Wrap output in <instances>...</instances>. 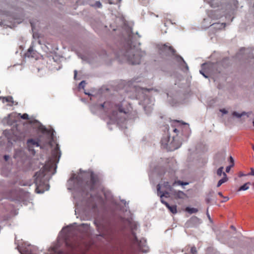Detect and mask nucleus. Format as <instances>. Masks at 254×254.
I'll return each mask as SVG.
<instances>
[{
	"label": "nucleus",
	"instance_id": "obj_3",
	"mask_svg": "<svg viewBox=\"0 0 254 254\" xmlns=\"http://www.w3.org/2000/svg\"><path fill=\"white\" fill-rule=\"evenodd\" d=\"M145 55V52L139 51H134V49L130 48L125 54V57L129 64H139L142 57Z\"/></svg>",
	"mask_w": 254,
	"mask_h": 254
},
{
	"label": "nucleus",
	"instance_id": "obj_16",
	"mask_svg": "<svg viewBox=\"0 0 254 254\" xmlns=\"http://www.w3.org/2000/svg\"><path fill=\"white\" fill-rule=\"evenodd\" d=\"M251 183L250 182H248L247 183H245L244 185L240 187L238 190V191H242V190H246L249 189V186Z\"/></svg>",
	"mask_w": 254,
	"mask_h": 254
},
{
	"label": "nucleus",
	"instance_id": "obj_38",
	"mask_svg": "<svg viewBox=\"0 0 254 254\" xmlns=\"http://www.w3.org/2000/svg\"><path fill=\"white\" fill-rule=\"evenodd\" d=\"M173 140L174 141V140H175V137H174V136H173Z\"/></svg>",
	"mask_w": 254,
	"mask_h": 254
},
{
	"label": "nucleus",
	"instance_id": "obj_19",
	"mask_svg": "<svg viewBox=\"0 0 254 254\" xmlns=\"http://www.w3.org/2000/svg\"><path fill=\"white\" fill-rule=\"evenodd\" d=\"M246 114V113L245 112H243L242 114H239L237 112H234L232 114L233 116H235V117H237V118H240L243 115H244Z\"/></svg>",
	"mask_w": 254,
	"mask_h": 254
},
{
	"label": "nucleus",
	"instance_id": "obj_33",
	"mask_svg": "<svg viewBox=\"0 0 254 254\" xmlns=\"http://www.w3.org/2000/svg\"><path fill=\"white\" fill-rule=\"evenodd\" d=\"M179 147V146H174V149H176Z\"/></svg>",
	"mask_w": 254,
	"mask_h": 254
},
{
	"label": "nucleus",
	"instance_id": "obj_20",
	"mask_svg": "<svg viewBox=\"0 0 254 254\" xmlns=\"http://www.w3.org/2000/svg\"><path fill=\"white\" fill-rule=\"evenodd\" d=\"M223 167H220L217 171V174L219 176H221L222 175H223Z\"/></svg>",
	"mask_w": 254,
	"mask_h": 254
},
{
	"label": "nucleus",
	"instance_id": "obj_18",
	"mask_svg": "<svg viewBox=\"0 0 254 254\" xmlns=\"http://www.w3.org/2000/svg\"><path fill=\"white\" fill-rule=\"evenodd\" d=\"M18 115V116H20L21 119L24 120H28L29 119V116L26 113L23 114V115L19 113Z\"/></svg>",
	"mask_w": 254,
	"mask_h": 254
},
{
	"label": "nucleus",
	"instance_id": "obj_36",
	"mask_svg": "<svg viewBox=\"0 0 254 254\" xmlns=\"http://www.w3.org/2000/svg\"><path fill=\"white\" fill-rule=\"evenodd\" d=\"M228 199H229V198H228V197H227L225 198V201H227V200H228Z\"/></svg>",
	"mask_w": 254,
	"mask_h": 254
},
{
	"label": "nucleus",
	"instance_id": "obj_37",
	"mask_svg": "<svg viewBox=\"0 0 254 254\" xmlns=\"http://www.w3.org/2000/svg\"><path fill=\"white\" fill-rule=\"evenodd\" d=\"M252 148H253V150H254V145H253V146H252Z\"/></svg>",
	"mask_w": 254,
	"mask_h": 254
},
{
	"label": "nucleus",
	"instance_id": "obj_8",
	"mask_svg": "<svg viewBox=\"0 0 254 254\" xmlns=\"http://www.w3.org/2000/svg\"><path fill=\"white\" fill-rule=\"evenodd\" d=\"M171 195L176 199H184L187 197V194L181 190H176L174 189L171 192Z\"/></svg>",
	"mask_w": 254,
	"mask_h": 254
},
{
	"label": "nucleus",
	"instance_id": "obj_1",
	"mask_svg": "<svg viewBox=\"0 0 254 254\" xmlns=\"http://www.w3.org/2000/svg\"><path fill=\"white\" fill-rule=\"evenodd\" d=\"M52 156L53 160L49 161L44 166L43 169H41L35 175V183L36 186L35 191L37 193H43L45 191V187L46 184L44 180V177L46 175L45 172H51L53 169H56V165L54 162L58 159H59L61 156V152L58 144L52 151Z\"/></svg>",
	"mask_w": 254,
	"mask_h": 254
},
{
	"label": "nucleus",
	"instance_id": "obj_11",
	"mask_svg": "<svg viewBox=\"0 0 254 254\" xmlns=\"http://www.w3.org/2000/svg\"><path fill=\"white\" fill-rule=\"evenodd\" d=\"M26 55L28 57L33 58H36L37 57V53L36 51L34 50L33 46H30L29 47Z\"/></svg>",
	"mask_w": 254,
	"mask_h": 254
},
{
	"label": "nucleus",
	"instance_id": "obj_27",
	"mask_svg": "<svg viewBox=\"0 0 254 254\" xmlns=\"http://www.w3.org/2000/svg\"><path fill=\"white\" fill-rule=\"evenodd\" d=\"M220 112H221L223 114H227V111L225 109H221L220 110Z\"/></svg>",
	"mask_w": 254,
	"mask_h": 254
},
{
	"label": "nucleus",
	"instance_id": "obj_22",
	"mask_svg": "<svg viewBox=\"0 0 254 254\" xmlns=\"http://www.w3.org/2000/svg\"><path fill=\"white\" fill-rule=\"evenodd\" d=\"M102 4L100 2V1H96V2L95 3V4H94V6L96 7H98V8H100L102 7Z\"/></svg>",
	"mask_w": 254,
	"mask_h": 254
},
{
	"label": "nucleus",
	"instance_id": "obj_6",
	"mask_svg": "<svg viewBox=\"0 0 254 254\" xmlns=\"http://www.w3.org/2000/svg\"><path fill=\"white\" fill-rule=\"evenodd\" d=\"M27 147L28 148V150L30 151H31L33 154H34L35 152L33 149L34 146L38 147L40 146L39 141L36 140L34 139H29L27 141Z\"/></svg>",
	"mask_w": 254,
	"mask_h": 254
},
{
	"label": "nucleus",
	"instance_id": "obj_40",
	"mask_svg": "<svg viewBox=\"0 0 254 254\" xmlns=\"http://www.w3.org/2000/svg\"><path fill=\"white\" fill-rule=\"evenodd\" d=\"M202 74L203 75V76H204L205 77H206V76L205 75V74H204L203 73H202Z\"/></svg>",
	"mask_w": 254,
	"mask_h": 254
},
{
	"label": "nucleus",
	"instance_id": "obj_41",
	"mask_svg": "<svg viewBox=\"0 0 254 254\" xmlns=\"http://www.w3.org/2000/svg\"><path fill=\"white\" fill-rule=\"evenodd\" d=\"M253 125L254 126V122H253Z\"/></svg>",
	"mask_w": 254,
	"mask_h": 254
},
{
	"label": "nucleus",
	"instance_id": "obj_15",
	"mask_svg": "<svg viewBox=\"0 0 254 254\" xmlns=\"http://www.w3.org/2000/svg\"><path fill=\"white\" fill-rule=\"evenodd\" d=\"M168 209L173 214H176L177 212V206L174 205L172 206H170L169 204H168V206H166Z\"/></svg>",
	"mask_w": 254,
	"mask_h": 254
},
{
	"label": "nucleus",
	"instance_id": "obj_10",
	"mask_svg": "<svg viewBox=\"0 0 254 254\" xmlns=\"http://www.w3.org/2000/svg\"><path fill=\"white\" fill-rule=\"evenodd\" d=\"M0 100H1L3 103H7V105L11 106L14 104V101L12 97L10 96L6 97H0Z\"/></svg>",
	"mask_w": 254,
	"mask_h": 254
},
{
	"label": "nucleus",
	"instance_id": "obj_25",
	"mask_svg": "<svg viewBox=\"0 0 254 254\" xmlns=\"http://www.w3.org/2000/svg\"><path fill=\"white\" fill-rule=\"evenodd\" d=\"M247 175H252V176H254V169L253 168H251V173H249L248 174H247Z\"/></svg>",
	"mask_w": 254,
	"mask_h": 254
},
{
	"label": "nucleus",
	"instance_id": "obj_39",
	"mask_svg": "<svg viewBox=\"0 0 254 254\" xmlns=\"http://www.w3.org/2000/svg\"><path fill=\"white\" fill-rule=\"evenodd\" d=\"M253 188L254 189V183H253Z\"/></svg>",
	"mask_w": 254,
	"mask_h": 254
},
{
	"label": "nucleus",
	"instance_id": "obj_24",
	"mask_svg": "<svg viewBox=\"0 0 254 254\" xmlns=\"http://www.w3.org/2000/svg\"><path fill=\"white\" fill-rule=\"evenodd\" d=\"M161 199V202L164 204L166 206H168V203L166 201H165L164 199H163V198L162 197V198H160Z\"/></svg>",
	"mask_w": 254,
	"mask_h": 254
},
{
	"label": "nucleus",
	"instance_id": "obj_26",
	"mask_svg": "<svg viewBox=\"0 0 254 254\" xmlns=\"http://www.w3.org/2000/svg\"><path fill=\"white\" fill-rule=\"evenodd\" d=\"M233 166L231 165H230L229 166H227L226 168V172L228 173L229 172L230 169H231V168Z\"/></svg>",
	"mask_w": 254,
	"mask_h": 254
},
{
	"label": "nucleus",
	"instance_id": "obj_12",
	"mask_svg": "<svg viewBox=\"0 0 254 254\" xmlns=\"http://www.w3.org/2000/svg\"><path fill=\"white\" fill-rule=\"evenodd\" d=\"M172 126L174 127L173 132L178 134L179 132L178 128H180L181 127L180 121L177 120L173 121L172 124Z\"/></svg>",
	"mask_w": 254,
	"mask_h": 254
},
{
	"label": "nucleus",
	"instance_id": "obj_31",
	"mask_svg": "<svg viewBox=\"0 0 254 254\" xmlns=\"http://www.w3.org/2000/svg\"><path fill=\"white\" fill-rule=\"evenodd\" d=\"M85 84V82L84 81H82L80 82V85L81 86V85H83Z\"/></svg>",
	"mask_w": 254,
	"mask_h": 254
},
{
	"label": "nucleus",
	"instance_id": "obj_32",
	"mask_svg": "<svg viewBox=\"0 0 254 254\" xmlns=\"http://www.w3.org/2000/svg\"><path fill=\"white\" fill-rule=\"evenodd\" d=\"M218 195H220L221 197L223 196L222 193L221 192H218Z\"/></svg>",
	"mask_w": 254,
	"mask_h": 254
},
{
	"label": "nucleus",
	"instance_id": "obj_23",
	"mask_svg": "<svg viewBox=\"0 0 254 254\" xmlns=\"http://www.w3.org/2000/svg\"><path fill=\"white\" fill-rule=\"evenodd\" d=\"M191 253L192 254H196L197 251L195 247H193L191 248Z\"/></svg>",
	"mask_w": 254,
	"mask_h": 254
},
{
	"label": "nucleus",
	"instance_id": "obj_17",
	"mask_svg": "<svg viewBox=\"0 0 254 254\" xmlns=\"http://www.w3.org/2000/svg\"><path fill=\"white\" fill-rule=\"evenodd\" d=\"M186 210L190 214L196 213L198 211L197 209L195 208H190L189 207H187L186 208Z\"/></svg>",
	"mask_w": 254,
	"mask_h": 254
},
{
	"label": "nucleus",
	"instance_id": "obj_5",
	"mask_svg": "<svg viewBox=\"0 0 254 254\" xmlns=\"http://www.w3.org/2000/svg\"><path fill=\"white\" fill-rule=\"evenodd\" d=\"M179 185L181 186H184V185H187L189 184V183L188 182H184L181 181H175L173 183L172 185H171L170 183L167 181L164 182L163 183V187L167 190H168L169 191L172 192V190H174L173 188V186H174L175 185Z\"/></svg>",
	"mask_w": 254,
	"mask_h": 254
},
{
	"label": "nucleus",
	"instance_id": "obj_28",
	"mask_svg": "<svg viewBox=\"0 0 254 254\" xmlns=\"http://www.w3.org/2000/svg\"><path fill=\"white\" fill-rule=\"evenodd\" d=\"M246 176V175L243 174L242 172H240L239 173V176L240 177H243V176Z\"/></svg>",
	"mask_w": 254,
	"mask_h": 254
},
{
	"label": "nucleus",
	"instance_id": "obj_35",
	"mask_svg": "<svg viewBox=\"0 0 254 254\" xmlns=\"http://www.w3.org/2000/svg\"><path fill=\"white\" fill-rule=\"evenodd\" d=\"M77 74V71L76 70L74 71V77L76 76Z\"/></svg>",
	"mask_w": 254,
	"mask_h": 254
},
{
	"label": "nucleus",
	"instance_id": "obj_21",
	"mask_svg": "<svg viewBox=\"0 0 254 254\" xmlns=\"http://www.w3.org/2000/svg\"><path fill=\"white\" fill-rule=\"evenodd\" d=\"M70 179L71 180H76L77 181H79V179H80V177L79 176H78L77 175H76L75 174H73L72 175V176H71Z\"/></svg>",
	"mask_w": 254,
	"mask_h": 254
},
{
	"label": "nucleus",
	"instance_id": "obj_13",
	"mask_svg": "<svg viewBox=\"0 0 254 254\" xmlns=\"http://www.w3.org/2000/svg\"><path fill=\"white\" fill-rule=\"evenodd\" d=\"M175 59H176V61L178 63H179L180 64L182 63L183 64L185 65V67L186 68V71H188L189 70V67H188L187 63H186V62L184 61V60L181 56L176 55L175 56Z\"/></svg>",
	"mask_w": 254,
	"mask_h": 254
},
{
	"label": "nucleus",
	"instance_id": "obj_14",
	"mask_svg": "<svg viewBox=\"0 0 254 254\" xmlns=\"http://www.w3.org/2000/svg\"><path fill=\"white\" fill-rule=\"evenodd\" d=\"M227 181H228V178L227 177V175L225 173H223V178L218 181L217 185V187H220L222 184L226 182Z\"/></svg>",
	"mask_w": 254,
	"mask_h": 254
},
{
	"label": "nucleus",
	"instance_id": "obj_4",
	"mask_svg": "<svg viewBox=\"0 0 254 254\" xmlns=\"http://www.w3.org/2000/svg\"><path fill=\"white\" fill-rule=\"evenodd\" d=\"M100 184V180L98 175L91 172L90 174L89 180L86 182L85 186L90 190H95Z\"/></svg>",
	"mask_w": 254,
	"mask_h": 254
},
{
	"label": "nucleus",
	"instance_id": "obj_29",
	"mask_svg": "<svg viewBox=\"0 0 254 254\" xmlns=\"http://www.w3.org/2000/svg\"><path fill=\"white\" fill-rule=\"evenodd\" d=\"M230 159L231 162L232 163V166H233L234 165V160L231 156L230 157Z\"/></svg>",
	"mask_w": 254,
	"mask_h": 254
},
{
	"label": "nucleus",
	"instance_id": "obj_34",
	"mask_svg": "<svg viewBox=\"0 0 254 254\" xmlns=\"http://www.w3.org/2000/svg\"><path fill=\"white\" fill-rule=\"evenodd\" d=\"M8 157L7 156H6V155H5V156H4V158H5V159L6 160H7Z\"/></svg>",
	"mask_w": 254,
	"mask_h": 254
},
{
	"label": "nucleus",
	"instance_id": "obj_2",
	"mask_svg": "<svg viewBox=\"0 0 254 254\" xmlns=\"http://www.w3.org/2000/svg\"><path fill=\"white\" fill-rule=\"evenodd\" d=\"M100 106L110 118H115L117 115V111L125 114H127L129 111L128 108L123 107L122 102L118 104H114L110 101H107L101 104Z\"/></svg>",
	"mask_w": 254,
	"mask_h": 254
},
{
	"label": "nucleus",
	"instance_id": "obj_9",
	"mask_svg": "<svg viewBox=\"0 0 254 254\" xmlns=\"http://www.w3.org/2000/svg\"><path fill=\"white\" fill-rule=\"evenodd\" d=\"M157 193L159 195H160V198L165 197H169L170 196V194H171V191H165L164 192L161 191V187L160 185L159 184L157 186Z\"/></svg>",
	"mask_w": 254,
	"mask_h": 254
},
{
	"label": "nucleus",
	"instance_id": "obj_7",
	"mask_svg": "<svg viewBox=\"0 0 254 254\" xmlns=\"http://www.w3.org/2000/svg\"><path fill=\"white\" fill-rule=\"evenodd\" d=\"M159 49L162 52L167 53H171L172 55H175L176 50L173 47L168 45V44H165L160 46Z\"/></svg>",
	"mask_w": 254,
	"mask_h": 254
},
{
	"label": "nucleus",
	"instance_id": "obj_30",
	"mask_svg": "<svg viewBox=\"0 0 254 254\" xmlns=\"http://www.w3.org/2000/svg\"><path fill=\"white\" fill-rule=\"evenodd\" d=\"M180 66L182 67V68H185L186 70V68L185 67V64H183L182 63L181 64H180Z\"/></svg>",
	"mask_w": 254,
	"mask_h": 254
}]
</instances>
